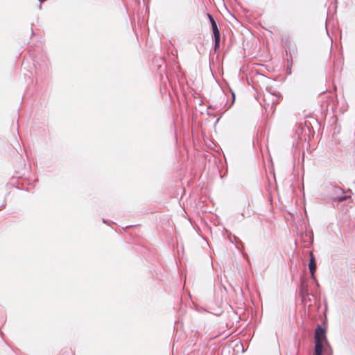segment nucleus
<instances>
[{"mask_svg":"<svg viewBox=\"0 0 355 355\" xmlns=\"http://www.w3.org/2000/svg\"><path fill=\"white\" fill-rule=\"evenodd\" d=\"M314 355H322L325 345H328L325 331L321 327H318L315 331Z\"/></svg>","mask_w":355,"mask_h":355,"instance_id":"nucleus-1","label":"nucleus"},{"mask_svg":"<svg viewBox=\"0 0 355 355\" xmlns=\"http://www.w3.org/2000/svg\"><path fill=\"white\" fill-rule=\"evenodd\" d=\"M208 18L209 19V21L211 22V28H212V31H213V34H214V40H215V45H214V49L215 50H216L218 46H219V42H220V32H219V30L218 28V26L216 24V22L215 21L214 19L213 18V17L208 14Z\"/></svg>","mask_w":355,"mask_h":355,"instance_id":"nucleus-2","label":"nucleus"},{"mask_svg":"<svg viewBox=\"0 0 355 355\" xmlns=\"http://www.w3.org/2000/svg\"><path fill=\"white\" fill-rule=\"evenodd\" d=\"M309 268L311 275L312 279H315V272L316 270V262L314 255L312 252H310V260L309 264Z\"/></svg>","mask_w":355,"mask_h":355,"instance_id":"nucleus-3","label":"nucleus"}]
</instances>
